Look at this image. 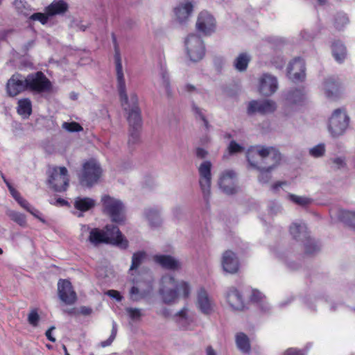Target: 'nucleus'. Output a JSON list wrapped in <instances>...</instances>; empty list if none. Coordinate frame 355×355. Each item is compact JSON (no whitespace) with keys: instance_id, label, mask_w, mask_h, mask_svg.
<instances>
[{"instance_id":"obj_1","label":"nucleus","mask_w":355,"mask_h":355,"mask_svg":"<svg viewBox=\"0 0 355 355\" xmlns=\"http://www.w3.org/2000/svg\"><path fill=\"white\" fill-rule=\"evenodd\" d=\"M247 160L249 165L257 170H266L271 172L282 160V155L279 150L272 146H257L247 153Z\"/></svg>"},{"instance_id":"obj_2","label":"nucleus","mask_w":355,"mask_h":355,"mask_svg":"<svg viewBox=\"0 0 355 355\" xmlns=\"http://www.w3.org/2000/svg\"><path fill=\"white\" fill-rule=\"evenodd\" d=\"M123 85L117 80V87L121 105L127 114V121L129 127H141V110L139 106V99L136 93L132 92L128 96L125 79H123Z\"/></svg>"},{"instance_id":"obj_3","label":"nucleus","mask_w":355,"mask_h":355,"mask_svg":"<svg viewBox=\"0 0 355 355\" xmlns=\"http://www.w3.org/2000/svg\"><path fill=\"white\" fill-rule=\"evenodd\" d=\"M182 291L184 298H188L190 295L191 288L186 282L178 284L173 276H164L162 279V286L159 293L162 301L166 304H171L176 302L178 299V291Z\"/></svg>"},{"instance_id":"obj_4","label":"nucleus","mask_w":355,"mask_h":355,"mask_svg":"<svg viewBox=\"0 0 355 355\" xmlns=\"http://www.w3.org/2000/svg\"><path fill=\"white\" fill-rule=\"evenodd\" d=\"M103 212L108 216L112 222L117 224L124 223L125 217V207L123 202L110 195H104L101 198Z\"/></svg>"},{"instance_id":"obj_5","label":"nucleus","mask_w":355,"mask_h":355,"mask_svg":"<svg viewBox=\"0 0 355 355\" xmlns=\"http://www.w3.org/2000/svg\"><path fill=\"white\" fill-rule=\"evenodd\" d=\"M103 169L99 162L90 159L83 163L82 170L78 173V180L81 186L92 188L97 184L102 175Z\"/></svg>"},{"instance_id":"obj_6","label":"nucleus","mask_w":355,"mask_h":355,"mask_svg":"<svg viewBox=\"0 0 355 355\" xmlns=\"http://www.w3.org/2000/svg\"><path fill=\"white\" fill-rule=\"evenodd\" d=\"M349 122L350 118L345 108L336 109L329 119L328 130L332 137H338L345 132Z\"/></svg>"},{"instance_id":"obj_7","label":"nucleus","mask_w":355,"mask_h":355,"mask_svg":"<svg viewBox=\"0 0 355 355\" xmlns=\"http://www.w3.org/2000/svg\"><path fill=\"white\" fill-rule=\"evenodd\" d=\"M186 51L190 60L197 62L205 55V46L201 37L196 33L188 35L184 40Z\"/></svg>"},{"instance_id":"obj_8","label":"nucleus","mask_w":355,"mask_h":355,"mask_svg":"<svg viewBox=\"0 0 355 355\" xmlns=\"http://www.w3.org/2000/svg\"><path fill=\"white\" fill-rule=\"evenodd\" d=\"M47 183L55 192L66 191L69 183L67 168L64 166L54 168L48 178Z\"/></svg>"},{"instance_id":"obj_9","label":"nucleus","mask_w":355,"mask_h":355,"mask_svg":"<svg viewBox=\"0 0 355 355\" xmlns=\"http://www.w3.org/2000/svg\"><path fill=\"white\" fill-rule=\"evenodd\" d=\"M27 89L37 93L49 92L52 89L51 81L42 71L30 73L26 78Z\"/></svg>"},{"instance_id":"obj_10","label":"nucleus","mask_w":355,"mask_h":355,"mask_svg":"<svg viewBox=\"0 0 355 355\" xmlns=\"http://www.w3.org/2000/svg\"><path fill=\"white\" fill-rule=\"evenodd\" d=\"M153 277L150 274L146 273L144 282L137 281V285L133 286L130 291V299L134 302H139L143 299L149 297L153 290Z\"/></svg>"},{"instance_id":"obj_11","label":"nucleus","mask_w":355,"mask_h":355,"mask_svg":"<svg viewBox=\"0 0 355 355\" xmlns=\"http://www.w3.org/2000/svg\"><path fill=\"white\" fill-rule=\"evenodd\" d=\"M196 28L203 35L209 36L216 31L215 18L207 11L203 10L198 14Z\"/></svg>"},{"instance_id":"obj_12","label":"nucleus","mask_w":355,"mask_h":355,"mask_svg":"<svg viewBox=\"0 0 355 355\" xmlns=\"http://www.w3.org/2000/svg\"><path fill=\"white\" fill-rule=\"evenodd\" d=\"M276 109L277 104L272 100H252L248 103L247 113L248 115H253L256 113L264 115L266 114L273 113Z\"/></svg>"},{"instance_id":"obj_13","label":"nucleus","mask_w":355,"mask_h":355,"mask_svg":"<svg viewBox=\"0 0 355 355\" xmlns=\"http://www.w3.org/2000/svg\"><path fill=\"white\" fill-rule=\"evenodd\" d=\"M211 163L210 161L203 162L199 166L198 171L200 177L199 183L204 195L207 198L210 194V187L211 180Z\"/></svg>"},{"instance_id":"obj_14","label":"nucleus","mask_w":355,"mask_h":355,"mask_svg":"<svg viewBox=\"0 0 355 355\" xmlns=\"http://www.w3.org/2000/svg\"><path fill=\"white\" fill-rule=\"evenodd\" d=\"M58 291L60 299L66 304L71 305L77 300L76 292L71 283L67 279H60L58 283Z\"/></svg>"},{"instance_id":"obj_15","label":"nucleus","mask_w":355,"mask_h":355,"mask_svg":"<svg viewBox=\"0 0 355 355\" xmlns=\"http://www.w3.org/2000/svg\"><path fill=\"white\" fill-rule=\"evenodd\" d=\"M105 232L108 238V243L116 245L121 249H126L128 247V241L122 234L119 228L114 225H107Z\"/></svg>"},{"instance_id":"obj_16","label":"nucleus","mask_w":355,"mask_h":355,"mask_svg":"<svg viewBox=\"0 0 355 355\" xmlns=\"http://www.w3.org/2000/svg\"><path fill=\"white\" fill-rule=\"evenodd\" d=\"M7 93L14 97L27 89L26 78L18 73L13 74L6 84Z\"/></svg>"},{"instance_id":"obj_17","label":"nucleus","mask_w":355,"mask_h":355,"mask_svg":"<svg viewBox=\"0 0 355 355\" xmlns=\"http://www.w3.org/2000/svg\"><path fill=\"white\" fill-rule=\"evenodd\" d=\"M85 233H89L87 241L94 246H98L102 243H108V238L106 233L99 228H90L89 225H83L81 227V236Z\"/></svg>"},{"instance_id":"obj_18","label":"nucleus","mask_w":355,"mask_h":355,"mask_svg":"<svg viewBox=\"0 0 355 355\" xmlns=\"http://www.w3.org/2000/svg\"><path fill=\"white\" fill-rule=\"evenodd\" d=\"M287 75L293 82L303 81L305 78V64L300 58H295L287 68Z\"/></svg>"},{"instance_id":"obj_19","label":"nucleus","mask_w":355,"mask_h":355,"mask_svg":"<svg viewBox=\"0 0 355 355\" xmlns=\"http://www.w3.org/2000/svg\"><path fill=\"white\" fill-rule=\"evenodd\" d=\"M282 96L288 105H300L306 99V91L304 87H293L285 91Z\"/></svg>"},{"instance_id":"obj_20","label":"nucleus","mask_w":355,"mask_h":355,"mask_svg":"<svg viewBox=\"0 0 355 355\" xmlns=\"http://www.w3.org/2000/svg\"><path fill=\"white\" fill-rule=\"evenodd\" d=\"M221 264L223 270L230 274L238 272L240 267L239 258L232 250H226L222 256Z\"/></svg>"},{"instance_id":"obj_21","label":"nucleus","mask_w":355,"mask_h":355,"mask_svg":"<svg viewBox=\"0 0 355 355\" xmlns=\"http://www.w3.org/2000/svg\"><path fill=\"white\" fill-rule=\"evenodd\" d=\"M278 88V82L275 76L265 73L259 82V92L265 96L273 94Z\"/></svg>"},{"instance_id":"obj_22","label":"nucleus","mask_w":355,"mask_h":355,"mask_svg":"<svg viewBox=\"0 0 355 355\" xmlns=\"http://www.w3.org/2000/svg\"><path fill=\"white\" fill-rule=\"evenodd\" d=\"M236 177V173L232 170L226 171L223 173L219 179V187L220 189L227 195H233L237 192L234 186V179Z\"/></svg>"},{"instance_id":"obj_23","label":"nucleus","mask_w":355,"mask_h":355,"mask_svg":"<svg viewBox=\"0 0 355 355\" xmlns=\"http://www.w3.org/2000/svg\"><path fill=\"white\" fill-rule=\"evenodd\" d=\"M193 11V5L191 1L180 3L173 10L176 20L180 24L187 22Z\"/></svg>"},{"instance_id":"obj_24","label":"nucleus","mask_w":355,"mask_h":355,"mask_svg":"<svg viewBox=\"0 0 355 355\" xmlns=\"http://www.w3.org/2000/svg\"><path fill=\"white\" fill-rule=\"evenodd\" d=\"M196 304L200 311L205 315H209L213 312V304L207 292L203 288L198 292Z\"/></svg>"},{"instance_id":"obj_25","label":"nucleus","mask_w":355,"mask_h":355,"mask_svg":"<svg viewBox=\"0 0 355 355\" xmlns=\"http://www.w3.org/2000/svg\"><path fill=\"white\" fill-rule=\"evenodd\" d=\"M153 261L166 270H176L180 267L179 261L168 254H156L153 257Z\"/></svg>"},{"instance_id":"obj_26","label":"nucleus","mask_w":355,"mask_h":355,"mask_svg":"<svg viewBox=\"0 0 355 355\" xmlns=\"http://www.w3.org/2000/svg\"><path fill=\"white\" fill-rule=\"evenodd\" d=\"M226 299L231 307L236 310H243L245 304L243 296L235 288H231L227 293Z\"/></svg>"},{"instance_id":"obj_27","label":"nucleus","mask_w":355,"mask_h":355,"mask_svg":"<svg viewBox=\"0 0 355 355\" xmlns=\"http://www.w3.org/2000/svg\"><path fill=\"white\" fill-rule=\"evenodd\" d=\"M290 233L295 240L300 242L310 236L308 228L304 223H293L290 226Z\"/></svg>"},{"instance_id":"obj_28","label":"nucleus","mask_w":355,"mask_h":355,"mask_svg":"<svg viewBox=\"0 0 355 355\" xmlns=\"http://www.w3.org/2000/svg\"><path fill=\"white\" fill-rule=\"evenodd\" d=\"M144 215L152 228H157L162 225V219L160 217L159 209L156 207L146 208L144 211Z\"/></svg>"},{"instance_id":"obj_29","label":"nucleus","mask_w":355,"mask_h":355,"mask_svg":"<svg viewBox=\"0 0 355 355\" xmlns=\"http://www.w3.org/2000/svg\"><path fill=\"white\" fill-rule=\"evenodd\" d=\"M68 9L69 5L66 1L63 0H53V1L46 8L45 11L47 15L52 17L57 15H63Z\"/></svg>"},{"instance_id":"obj_30","label":"nucleus","mask_w":355,"mask_h":355,"mask_svg":"<svg viewBox=\"0 0 355 355\" xmlns=\"http://www.w3.org/2000/svg\"><path fill=\"white\" fill-rule=\"evenodd\" d=\"M112 40L114 47V60L116 64V80H119L123 85V79H124L123 67L121 59V55L119 49V45L116 40V37L114 33H112Z\"/></svg>"},{"instance_id":"obj_31","label":"nucleus","mask_w":355,"mask_h":355,"mask_svg":"<svg viewBox=\"0 0 355 355\" xmlns=\"http://www.w3.org/2000/svg\"><path fill=\"white\" fill-rule=\"evenodd\" d=\"M339 85L340 83L338 79L334 77L327 78L324 82L326 96L329 98H336L338 95Z\"/></svg>"},{"instance_id":"obj_32","label":"nucleus","mask_w":355,"mask_h":355,"mask_svg":"<svg viewBox=\"0 0 355 355\" xmlns=\"http://www.w3.org/2000/svg\"><path fill=\"white\" fill-rule=\"evenodd\" d=\"M304 247V254L308 257H313L318 254L320 250V245L311 236L302 241Z\"/></svg>"},{"instance_id":"obj_33","label":"nucleus","mask_w":355,"mask_h":355,"mask_svg":"<svg viewBox=\"0 0 355 355\" xmlns=\"http://www.w3.org/2000/svg\"><path fill=\"white\" fill-rule=\"evenodd\" d=\"M95 200L87 197H77L74 201V207L82 212L92 209L95 207Z\"/></svg>"},{"instance_id":"obj_34","label":"nucleus","mask_w":355,"mask_h":355,"mask_svg":"<svg viewBox=\"0 0 355 355\" xmlns=\"http://www.w3.org/2000/svg\"><path fill=\"white\" fill-rule=\"evenodd\" d=\"M332 54L335 60L341 63L347 56V49L343 44L339 41L334 42L331 45Z\"/></svg>"},{"instance_id":"obj_35","label":"nucleus","mask_w":355,"mask_h":355,"mask_svg":"<svg viewBox=\"0 0 355 355\" xmlns=\"http://www.w3.org/2000/svg\"><path fill=\"white\" fill-rule=\"evenodd\" d=\"M250 62V55L246 53H241L234 60V67L237 71L243 72L247 69Z\"/></svg>"},{"instance_id":"obj_36","label":"nucleus","mask_w":355,"mask_h":355,"mask_svg":"<svg viewBox=\"0 0 355 355\" xmlns=\"http://www.w3.org/2000/svg\"><path fill=\"white\" fill-rule=\"evenodd\" d=\"M236 343L237 347L243 353H249L250 352V344L248 337L244 333H239L236 336Z\"/></svg>"},{"instance_id":"obj_37","label":"nucleus","mask_w":355,"mask_h":355,"mask_svg":"<svg viewBox=\"0 0 355 355\" xmlns=\"http://www.w3.org/2000/svg\"><path fill=\"white\" fill-rule=\"evenodd\" d=\"M338 217L340 221L355 230V211L342 209L339 211Z\"/></svg>"},{"instance_id":"obj_38","label":"nucleus","mask_w":355,"mask_h":355,"mask_svg":"<svg viewBox=\"0 0 355 355\" xmlns=\"http://www.w3.org/2000/svg\"><path fill=\"white\" fill-rule=\"evenodd\" d=\"M17 112L20 115L29 116L32 113L31 102L28 98L21 99L18 102Z\"/></svg>"},{"instance_id":"obj_39","label":"nucleus","mask_w":355,"mask_h":355,"mask_svg":"<svg viewBox=\"0 0 355 355\" xmlns=\"http://www.w3.org/2000/svg\"><path fill=\"white\" fill-rule=\"evenodd\" d=\"M160 76L162 78V84L166 90V96L170 98L173 96V92L171 87L170 76L166 69L161 68Z\"/></svg>"},{"instance_id":"obj_40","label":"nucleus","mask_w":355,"mask_h":355,"mask_svg":"<svg viewBox=\"0 0 355 355\" xmlns=\"http://www.w3.org/2000/svg\"><path fill=\"white\" fill-rule=\"evenodd\" d=\"M141 127H129V139L128 144L129 146L137 144L140 139V132Z\"/></svg>"},{"instance_id":"obj_41","label":"nucleus","mask_w":355,"mask_h":355,"mask_svg":"<svg viewBox=\"0 0 355 355\" xmlns=\"http://www.w3.org/2000/svg\"><path fill=\"white\" fill-rule=\"evenodd\" d=\"M146 254L144 251H138L133 254L132 257V264L130 270L137 269L145 259Z\"/></svg>"},{"instance_id":"obj_42","label":"nucleus","mask_w":355,"mask_h":355,"mask_svg":"<svg viewBox=\"0 0 355 355\" xmlns=\"http://www.w3.org/2000/svg\"><path fill=\"white\" fill-rule=\"evenodd\" d=\"M288 199L296 205L303 207L311 205L313 202V200L310 198L299 196L291 193L288 195Z\"/></svg>"},{"instance_id":"obj_43","label":"nucleus","mask_w":355,"mask_h":355,"mask_svg":"<svg viewBox=\"0 0 355 355\" xmlns=\"http://www.w3.org/2000/svg\"><path fill=\"white\" fill-rule=\"evenodd\" d=\"M14 6L19 14L26 17L30 15L31 8L26 1H23L22 0H15Z\"/></svg>"},{"instance_id":"obj_44","label":"nucleus","mask_w":355,"mask_h":355,"mask_svg":"<svg viewBox=\"0 0 355 355\" xmlns=\"http://www.w3.org/2000/svg\"><path fill=\"white\" fill-rule=\"evenodd\" d=\"M8 216L11 220L17 223L19 225L24 227L26 225V217L24 214L19 212L11 211L8 214Z\"/></svg>"},{"instance_id":"obj_45","label":"nucleus","mask_w":355,"mask_h":355,"mask_svg":"<svg viewBox=\"0 0 355 355\" xmlns=\"http://www.w3.org/2000/svg\"><path fill=\"white\" fill-rule=\"evenodd\" d=\"M40 320V317L38 314L37 309H31L27 318L29 324L33 327H37L39 325Z\"/></svg>"},{"instance_id":"obj_46","label":"nucleus","mask_w":355,"mask_h":355,"mask_svg":"<svg viewBox=\"0 0 355 355\" xmlns=\"http://www.w3.org/2000/svg\"><path fill=\"white\" fill-rule=\"evenodd\" d=\"M348 21V17L345 14L338 13L336 15L334 19V26L336 29L340 30Z\"/></svg>"},{"instance_id":"obj_47","label":"nucleus","mask_w":355,"mask_h":355,"mask_svg":"<svg viewBox=\"0 0 355 355\" xmlns=\"http://www.w3.org/2000/svg\"><path fill=\"white\" fill-rule=\"evenodd\" d=\"M245 150V148L241 145L236 143L234 140L230 142L227 146V151L229 155H234L239 153H242Z\"/></svg>"},{"instance_id":"obj_48","label":"nucleus","mask_w":355,"mask_h":355,"mask_svg":"<svg viewBox=\"0 0 355 355\" xmlns=\"http://www.w3.org/2000/svg\"><path fill=\"white\" fill-rule=\"evenodd\" d=\"M49 17H50V15H47L46 12H35L30 16L29 19L39 21L42 24H46L49 21Z\"/></svg>"},{"instance_id":"obj_49","label":"nucleus","mask_w":355,"mask_h":355,"mask_svg":"<svg viewBox=\"0 0 355 355\" xmlns=\"http://www.w3.org/2000/svg\"><path fill=\"white\" fill-rule=\"evenodd\" d=\"M325 152V147L323 144H320L313 148H311L309 150V153L311 156L314 157H322Z\"/></svg>"},{"instance_id":"obj_50","label":"nucleus","mask_w":355,"mask_h":355,"mask_svg":"<svg viewBox=\"0 0 355 355\" xmlns=\"http://www.w3.org/2000/svg\"><path fill=\"white\" fill-rule=\"evenodd\" d=\"M63 128L71 132H80L83 129V127L77 122H64Z\"/></svg>"},{"instance_id":"obj_51","label":"nucleus","mask_w":355,"mask_h":355,"mask_svg":"<svg viewBox=\"0 0 355 355\" xmlns=\"http://www.w3.org/2000/svg\"><path fill=\"white\" fill-rule=\"evenodd\" d=\"M265 300V296L258 290L253 289L252 291V295L250 296V301L259 304L261 302H263V300Z\"/></svg>"},{"instance_id":"obj_52","label":"nucleus","mask_w":355,"mask_h":355,"mask_svg":"<svg viewBox=\"0 0 355 355\" xmlns=\"http://www.w3.org/2000/svg\"><path fill=\"white\" fill-rule=\"evenodd\" d=\"M126 311L132 320H138L141 316V310L137 308H127Z\"/></svg>"},{"instance_id":"obj_53","label":"nucleus","mask_w":355,"mask_h":355,"mask_svg":"<svg viewBox=\"0 0 355 355\" xmlns=\"http://www.w3.org/2000/svg\"><path fill=\"white\" fill-rule=\"evenodd\" d=\"M271 63L277 68V69H282L285 63H286V60L284 59L283 57L282 56H277V57H274L272 60H271Z\"/></svg>"},{"instance_id":"obj_54","label":"nucleus","mask_w":355,"mask_h":355,"mask_svg":"<svg viewBox=\"0 0 355 355\" xmlns=\"http://www.w3.org/2000/svg\"><path fill=\"white\" fill-rule=\"evenodd\" d=\"M332 163L335 165V168L336 169H340L346 166L345 159L344 157H338L332 158L331 159Z\"/></svg>"},{"instance_id":"obj_55","label":"nucleus","mask_w":355,"mask_h":355,"mask_svg":"<svg viewBox=\"0 0 355 355\" xmlns=\"http://www.w3.org/2000/svg\"><path fill=\"white\" fill-rule=\"evenodd\" d=\"M260 175H259V180L262 183H267L271 178L270 172H268L263 168V170H259Z\"/></svg>"},{"instance_id":"obj_56","label":"nucleus","mask_w":355,"mask_h":355,"mask_svg":"<svg viewBox=\"0 0 355 355\" xmlns=\"http://www.w3.org/2000/svg\"><path fill=\"white\" fill-rule=\"evenodd\" d=\"M283 355H305V354L300 349L291 347L287 349Z\"/></svg>"},{"instance_id":"obj_57","label":"nucleus","mask_w":355,"mask_h":355,"mask_svg":"<svg viewBox=\"0 0 355 355\" xmlns=\"http://www.w3.org/2000/svg\"><path fill=\"white\" fill-rule=\"evenodd\" d=\"M107 295L110 297L115 299L116 301L120 302L122 300L123 297L120 294V293L115 290H109L107 292Z\"/></svg>"},{"instance_id":"obj_58","label":"nucleus","mask_w":355,"mask_h":355,"mask_svg":"<svg viewBox=\"0 0 355 355\" xmlns=\"http://www.w3.org/2000/svg\"><path fill=\"white\" fill-rule=\"evenodd\" d=\"M196 156L199 159H205L208 155V152L200 147H198L195 152Z\"/></svg>"},{"instance_id":"obj_59","label":"nucleus","mask_w":355,"mask_h":355,"mask_svg":"<svg viewBox=\"0 0 355 355\" xmlns=\"http://www.w3.org/2000/svg\"><path fill=\"white\" fill-rule=\"evenodd\" d=\"M70 26L77 31H85L87 29V26L81 24L77 21H72Z\"/></svg>"},{"instance_id":"obj_60","label":"nucleus","mask_w":355,"mask_h":355,"mask_svg":"<svg viewBox=\"0 0 355 355\" xmlns=\"http://www.w3.org/2000/svg\"><path fill=\"white\" fill-rule=\"evenodd\" d=\"M269 209H270V211L272 214H277L279 211H280L281 210V206L275 202H272L270 204V207H269Z\"/></svg>"},{"instance_id":"obj_61","label":"nucleus","mask_w":355,"mask_h":355,"mask_svg":"<svg viewBox=\"0 0 355 355\" xmlns=\"http://www.w3.org/2000/svg\"><path fill=\"white\" fill-rule=\"evenodd\" d=\"M14 32V29H7L0 31V40L6 41L8 35Z\"/></svg>"},{"instance_id":"obj_62","label":"nucleus","mask_w":355,"mask_h":355,"mask_svg":"<svg viewBox=\"0 0 355 355\" xmlns=\"http://www.w3.org/2000/svg\"><path fill=\"white\" fill-rule=\"evenodd\" d=\"M17 202L26 211H28L31 208V206L28 202V201L24 199L22 197H20Z\"/></svg>"},{"instance_id":"obj_63","label":"nucleus","mask_w":355,"mask_h":355,"mask_svg":"<svg viewBox=\"0 0 355 355\" xmlns=\"http://www.w3.org/2000/svg\"><path fill=\"white\" fill-rule=\"evenodd\" d=\"M35 44V40H32L28 41L26 44H24L22 47V52L24 55H26L31 48Z\"/></svg>"},{"instance_id":"obj_64","label":"nucleus","mask_w":355,"mask_h":355,"mask_svg":"<svg viewBox=\"0 0 355 355\" xmlns=\"http://www.w3.org/2000/svg\"><path fill=\"white\" fill-rule=\"evenodd\" d=\"M55 329V327L54 326H51V327H49V329L45 333V336H46L48 340L53 343H55L56 340L55 338L52 336V331Z\"/></svg>"}]
</instances>
